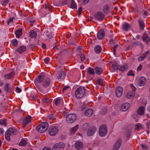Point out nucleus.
Here are the masks:
<instances>
[{"instance_id":"nucleus-1","label":"nucleus","mask_w":150,"mask_h":150,"mask_svg":"<svg viewBox=\"0 0 150 150\" xmlns=\"http://www.w3.org/2000/svg\"><path fill=\"white\" fill-rule=\"evenodd\" d=\"M48 126V122H43L37 126L36 129L39 132L43 133L47 129Z\"/></svg>"},{"instance_id":"nucleus-2","label":"nucleus","mask_w":150,"mask_h":150,"mask_svg":"<svg viewBox=\"0 0 150 150\" xmlns=\"http://www.w3.org/2000/svg\"><path fill=\"white\" fill-rule=\"evenodd\" d=\"M85 93V88L83 87L80 86L78 88L75 92V96L77 98H82Z\"/></svg>"},{"instance_id":"nucleus-3","label":"nucleus","mask_w":150,"mask_h":150,"mask_svg":"<svg viewBox=\"0 0 150 150\" xmlns=\"http://www.w3.org/2000/svg\"><path fill=\"white\" fill-rule=\"evenodd\" d=\"M76 116L74 114H69L65 117L66 120L69 123H73L76 120Z\"/></svg>"},{"instance_id":"nucleus-4","label":"nucleus","mask_w":150,"mask_h":150,"mask_svg":"<svg viewBox=\"0 0 150 150\" xmlns=\"http://www.w3.org/2000/svg\"><path fill=\"white\" fill-rule=\"evenodd\" d=\"M130 86L132 90L128 92L126 95V97L129 99H132L133 98L135 94V87L133 84H131Z\"/></svg>"},{"instance_id":"nucleus-5","label":"nucleus","mask_w":150,"mask_h":150,"mask_svg":"<svg viewBox=\"0 0 150 150\" xmlns=\"http://www.w3.org/2000/svg\"><path fill=\"white\" fill-rule=\"evenodd\" d=\"M59 131V128L57 126H51L49 130V133L52 136L55 135Z\"/></svg>"},{"instance_id":"nucleus-6","label":"nucleus","mask_w":150,"mask_h":150,"mask_svg":"<svg viewBox=\"0 0 150 150\" xmlns=\"http://www.w3.org/2000/svg\"><path fill=\"white\" fill-rule=\"evenodd\" d=\"M107 132V128L105 125L101 126L99 128V133L101 137L104 136L106 134Z\"/></svg>"},{"instance_id":"nucleus-7","label":"nucleus","mask_w":150,"mask_h":150,"mask_svg":"<svg viewBox=\"0 0 150 150\" xmlns=\"http://www.w3.org/2000/svg\"><path fill=\"white\" fill-rule=\"evenodd\" d=\"M112 67L115 69H119V70L125 71H126L128 68V65L126 64H124L119 67L116 65L113 64Z\"/></svg>"},{"instance_id":"nucleus-8","label":"nucleus","mask_w":150,"mask_h":150,"mask_svg":"<svg viewBox=\"0 0 150 150\" xmlns=\"http://www.w3.org/2000/svg\"><path fill=\"white\" fill-rule=\"evenodd\" d=\"M52 84V82L49 78H47L44 80L42 83V86L45 87H47Z\"/></svg>"},{"instance_id":"nucleus-9","label":"nucleus","mask_w":150,"mask_h":150,"mask_svg":"<svg viewBox=\"0 0 150 150\" xmlns=\"http://www.w3.org/2000/svg\"><path fill=\"white\" fill-rule=\"evenodd\" d=\"M65 146V144L63 142H59L55 144L52 150H58V149L60 148H63Z\"/></svg>"},{"instance_id":"nucleus-10","label":"nucleus","mask_w":150,"mask_h":150,"mask_svg":"<svg viewBox=\"0 0 150 150\" xmlns=\"http://www.w3.org/2000/svg\"><path fill=\"white\" fill-rule=\"evenodd\" d=\"M123 88L120 86H118L116 88L115 91V93L116 96L119 97H120L123 92Z\"/></svg>"},{"instance_id":"nucleus-11","label":"nucleus","mask_w":150,"mask_h":150,"mask_svg":"<svg viewBox=\"0 0 150 150\" xmlns=\"http://www.w3.org/2000/svg\"><path fill=\"white\" fill-rule=\"evenodd\" d=\"M96 127H91L89 129L87 132V135L88 136H91L96 131Z\"/></svg>"},{"instance_id":"nucleus-12","label":"nucleus","mask_w":150,"mask_h":150,"mask_svg":"<svg viewBox=\"0 0 150 150\" xmlns=\"http://www.w3.org/2000/svg\"><path fill=\"white\" fill-rule=\"evenodd\" d=\"M130 106V103H125L122 105L121 110L123 111H126L129 109Z\"/></svg>"},{"instance_id":"nucleus-13","label":"nucleus","mask_w":150,"mask_h":150,"mask_svg":"<svg viewBox=\"0 0 150 150\" xmlns=\"http://www.w3.org/2000/svg\"><path fill=\"white\" fill-rule=\"evenodd\" d=\"M31 118V116L30 115H29L23 119V127H25L30 122Z\"/></svg>"},{"instance_id":"nucleus-14","label":"nucleus","mask_w":150,"mask_h":150,"mask_svg":"<svg viewBox=\"0 0 150 150\" xmlns=\"http://www.w3.org/2000/svg\"><path fill=\"white\" fill-rule=\"evenodd\" d=\"M83 144L81 142L78 141L75 144V148L78 150L82 149L83 148Z\"/></svg>"},{"instance_id":"nucleus-15","label":"nucleus","mask_w":150,"mask_h":150,"mask_svg":"<svg viewBox=\"0 0 150 150\" xmlns=\"http://www.w3.org/2000/svg\"><path fill=\"white\" fill-rule=\"evenodd\" d=\"M121 145V140L120 139H118L113 146L114 150H117Z\"/></svg>"},{"instance_id":"nucleus-16","label":"nucleus","mask_w":150,"mask_h":150,"mask_svg":"<svg viewBox=\"0 0 150 150\" xmlns=\"http://www.w3.org/2000/svg\"><path fill=\"white\" fill-rule=\"evenodd\" d=\"M104 16L103 13L101 12L98 13L95 15L96 18L99 21H102L103 20Z\"/></svg>"},{"instance_id":"nucleus-17","label":"nucleus","mask_w":150,"mask_h":150,"mask_svg":"<svg viewBox=\"0 0 150 150\" xmlns=\"http://www.w3.org/2000/svg\"><path fill=\"white\" fill-rule=\"evenodd\" d=\"M54 101L55 104L57 106L62 105L64 102L63 99L60 98H56Z\"/></svg>"},{"instance_id":"nucleus-18","label":"nucleus","mask_w":150,"mask_h":150,"mask_svg":"<svg viewBox=\"0 0 150 150\" xmlns=\"http://www.w3.org/2000/svg\"><path fill=\"white\" fill-rule=\"evenodd\" d=\"M105 36V32L103 29L100 30L97 34L98 38L99 40L103 39Z\"/></svg>"},{"instance_id":"nucleus-19","label":"nucleus","mask_w":150,"mask_h":150,"mask_svg":"<svg viewBox=\"0 0 150 150\" xmlns=\"http://www.w3.org/2000/svg\"><path fill=\"white\" fill-rule=\"evenodd\" d=\"M146 82V79L144 77H142L139 79V84L140 86H143Z\"/></svg>"},{"instance_id":"nucleus-20","label":"nucleus","mask_w":150,"mask_h":150,"mask_svg":"<svg viewBox=\"0 0 150 150\" xmlns=\"http://www.w3.org/2000/svg\"><path fill=\"white\" fill-rule=\"evenodd\" d=\"M66 75V73L64 71H62L61 74L58 76L57 79L60 81H62L64 80Z\"/></svg>"},{"instance_id":"nucleus-21","label":"nucleus","mask_w":150,"mask_h":150,"mask_svg":"<svg viewBox=\"0 0 150 150\" xmlns=\"http://www.w3.org/2000/svg\"><path fill=\"white\" fill-rule=\"evenodd\" d=\"M145 110V108L144 107H140L137 110V113L140 115H143L144 113Z\"/></svg>"},{"instance_id":"nucleus-22","label":"nucleus","mask_w":150,"mask_h":150,"mask_svg":"<svg viewBox=\"0 0 150 150\" xmlns=\"http://www.w3.org/2000/svg\"><path fill=\"white\" fill-rule=\"evenodd\" d=\"M93 113V111L91 109H88L86 110L85 112V115L86 117H91Z\"/></svg>"},{"instance_id":"nucleus-23","label":"nucleus","mask_w":150,"mask_h":150,"mask_svg":"<svg viewBox=\"0 0 150 150\" xmlns=\"http://www.w3.org/2000/svg\"><path fill=\"white\" fill-rule=\"evenodd\" d=\"M14 74L13 72H11L9 74H5L4 76V77L6 80H9L11 79L14 75Z\"/></svg>"},{"instance_id":"nucleus-24","label":"nucleus","mask_w":150,"mask_h":150,"mask_svg":"<svg viewBox=\"0 0 150 150\" xmlns=\"http://www.w3.org/2000/svg\"><path fill=\"white\" fill-rule=\"evenodd\" d=\"M43 35L44 36H47L49 38H50L52 37L50 32L49 31V30L47 29H45L44 30V32Z\"/></svg>"},{"instance_id":"nucleus-25","label":"nucleus","mask_w":150,"mask_h":150,"mask_svg":"<svg viewBox=\"0 0 150 150\" xmlns=\"http://www.w3.org/2000/svg\"><path fill=\"white\" fill-rule=\"evenodd\" d=\"M5 90L7 92H10L12 90V88L9 83H6L4 87Z\"/></svg>"},{"instance_id":"nucleus-26","label":"nucleus","mask_w":150,"mask_h":150,"mask_svg":"<svg viewBox=\"0 0 150 150\" xmlns=\"http://www.w3.org/2000/svg\"><path fill=\"white\" fill-rule=\"evenodd\" d=\"M79 128V125H76L75 126L71 127L70 129V133L71 134H73Z\"/></svg>"},{"instance_id":"nucleus-27","label":"nucleus","mask_w":150,"mask_h":150,"mask_svg":"<svg viewBox=\"0 0 150 150\" xmlns=\"http://www.w3.org/2000/svg\"><path fill=\"white\" fill-rule=\"evenodd\" d=\"M122 28L125 31H128L130 30V26L129 24L125 23L123 24Z\"/></svg>"},{"instance_id":"nucleus-28","label":"nucleus","mask_w":150,"mask_h":150,"mask_svg":"<svg viewBox=\"0 0 150 150\" xmlns=\"http://www.w3.org/2000/svg\"><path fill=\"white\" fill-rule=\"evenodd\" d=\"M69 6L73 9H75L77 8L76 4L73 0L71 1L70 4Z\"/></svg>"},{"instance_id":"nucleus-29","label":"nucleus","mask_w":150,"mask_h":150,"mask_svg":"<svg viewBox=\"0 0 150 150\" xmlns=\"http://www.w3.org/2000/svg\"><path fill=\"white\" fill-rule=\"evenodd\" d=\"M110 44H112V45L114 46L113 48V53L114 55H115V51L116 50V49L118 46L117 45H114V44H115V41H114L112 39H111L110 41Z\"/></svg>"},{"instance_id":"nucleus-30","label":"nucleus","mask_w":150,"mask_h":150,"mask_svg":"<svg viewBox=\"0 0 150 150\" xmlns=\"http://www.w3.org/2000/svg\"><path fill=\"white\" fill-rule=\"evenodd\" d=\"M94 50L96 53L97 54L99 53L102 50L101 47L99 45H97L95 47Z\"/></svg>"},{"instance_id":"nucleus-31","label":"nucleus","mask_w":150,"mask_h":150,"mask_svg":"<svg viewBox=\"0 0 150 150\" xmlns=\"http://www.w3.org/2000/svg\"><path fill=\"white\" fill-rule=\"evenodd\" d=\"M37 34L36 32L33 30H31L30 32V36L32 38H35L37 37Z\"/></svg>"},{"instance_id":"nucleus-32","label":"nucleus","mask_w":150,"mask_h":150,"mask_svg":"<svg viewBox=\"0 0 150 150\" xmlns=\"http://www.w3.org/2000/svg\"><path fill=\"white\" fill-rule=\"evenodd\" d=\"M26 50V47L24 46H20L17 50V51L19 53H21L25 51Z\"/></svg>"},{"instance_id":"nucleus-33","label":"nucleus","mask_w":150,"mask_h":150,"mask_svg":"<svg viewBox=\"0 0 150 150\" xmlns=\"http://www.w3.org/2000/svg\"><path fill=\"white\" fill-rule=\"evenodd\" d=\"M11 134L8 130L6 131L5 134V137L6 139L8 141L10 140V136Z\"/></svg>"},{"instance_id":"nucleus-34","label":"nucleus","mask_w":150,"mask_h":150,"mask_svg":"<svg viewBox=\"0 0 150 150\" xmlns=\"http://www.w3.org/2000/svg\"><path fill=\"white\" fill-rule=\"evenodd\" d=\"M96 73L98 74L99 75L103 72L102 69L100 68L96 67L95 69Z\"/></svg>"},{"instance_id":"nucleus-35","label":"nucleus","mask_w":150,"mask_h":150,"mask_svg":"<svg viewBox=\"0 0 150 150\" xmlns=\"http://www.w3.org/2000/svg\"><path fill=\"white\" fill-rule=\"evenodd\" d=\"M143 128V125L140 123L136 124L135 126V129L137 130H140Z\"/></svg>"},{"instance_id":"nucleus-36","label":"nucleus","mask_w":150,"mask_h":150,"mask_svg":"<svg viewBox=\"0 0 150 150\" xmlns=\"http://www.w3.org/2000/svg\"><path fill=\"white\" fill-rule=\"evenodd\" d=\"M138 21L140 28L142 30L145 27L144 23V21L141 20H139Z\"/></svg>"},{"instance_id":"nucleus-37","label":"nucleus","mask_w":150,"mask_h":150,"mask_svg":"<svg viewBox=\"0 0 150 150\" xmlns=\"http://www.w3.org/2000/svg\"><path fill=\"white\" fill-rule=\"evenodd\" d=\"M15 34L16 37L19 38L22 34V29H20L16 31Z\"/></svg>"},{"instance_id":"nucleus-38","label":"nucleus","mask_w":150,"mask_h":150,"mask_svg":"<svg viewBox=\"0 0 150 150\" xmlns=\"http://www.w3.org/2000/svg\"><path fill=\"white\" fill-rule=\"evenodd\" d=\"M27 144V141L25 139H22L19 143L20 146H25Z\"/></svg>"},{"instance_id":"nucleus-39","label":"nucleus","mask_w":150,"mask_h":150,"mask_svg":"<svg viewBox=\"0 0 150 150\" xmlns=\"http://www.w3.org/2000/svg\"><path fill=\"white\" fill-rule=\"evenodd\" d=\"M143 41H145L146 43L150 41V38L149 37H148L146 35H144L143 37Z\"/></svg>"},{"instance_id":"nucleus-40","label":"nucleus","mask_w":150,"mask_h":150,"mask_svg":"<svg viewBox=\"0 0 150 150\" xmlns=\"http://www.w3.org/2000/svg\"><path fill=\"white\" fill-rule=\"evenodd\" d=\"M44 78V75H41L38 76L37 78V81L39 83H40L43 81Z\"/></svg>"},{"instance_id":"nucleus-41","label":"nucleus","mask_w":150,"mask_h":150,"mask_svg":"<svg viewBox=\"0 0 150 150\" xmlns=\"http://www.w3.org/2000/svg\"><path fill=\"white\" fill-rule=\"evenodd\" d=\"M11 135L12 134H15L17 133V131L15 129L10 128L8 129Z\"/></svg>"},{"instance_id":"nucleus-42","label":"nucleus","mask_w":150,"mask_h":150,"mask_svg":"<svg viewBox=\"0 0 150 150\" xmlns=\"http://www.w3.org/2000/svg\"><path fill=\"white\" fill-rule=\"evenodd\" d=\"M87 71L90 74H93L94 73V69L90 67H88V68Z\"/></svg>"},{"instance_id":"nucleus-43","label":"nucleus","mask_w":150,"mask_h":150,"mask_svg":"<svg viewBox=\"0 0 150 150\" xmlns=\"http://www.w3.org/2000/svg\"><path fill=\"white\" fill-rule=\"evenodd\" d=\"M146 57V55L143 54L142 55L140 56L138 58V60L139 61H142L144 60Z\"/></svg>"},{"instance_id":"nucleus-44","label":"nucleus","mask_w":150,"mask_h":150,"mask_svg":"<svg viewBox=\"0 0 150 150\" xmlns=\"http://www.w3.org/2000/svg\"><path fill=\"white\" fill-rule=\"evenodd\" d=\"M6 119H3L0 121V124L2 125L5 126L6 125Z\"/></svg>"},{"instance_id":"nucleus-45","label":"nucleus","mask_w":150,"mask_h":150,"mask_svg":"<svg viewBox=\"0 0 150 150\" xmlns=\"http://www.w3.org/2000/svg\"><path fill=\"white\" fill-rule=\"evenodd\" d=\"M97 83L101 86L103 85V80L101 79H99L97 81Z\"/></svg>"},{"instance_id":"nucleus-46","label":"nucleus","mask_w":150,"mask_h":150,"mask_svg":"<svg viewBox=\"0 0 150 150\" xmlns=\"http://www.w3.org/2000/svg\"><path fill=\"white\" fill-rule=\"evenodd\" d=\"M11 43L14 46H16L18 42L16 39L13 40L11 41Z\"/></svg>"},{"instance_id":"nucleus-47","label":"nucleus","mask_w":150,"mask_h":150,"mask_svg":"<svg viewBox=\"0 0 150 150\" xmlns=\"http://www.w3.org/2000/svg\"><path fill=\"white\" fill-rule=\"evenodd\" d=\"M14 19H15V18L13 17L10 18L7 22L8 25H9L10 23H13V20Z\"/></svg>"},{"instance_id":"nucleus-48","label":"nucleus","mask_w":150,"mask_h":150,"mask_svg":"<svg viewBox=\"0 0 150 150\" xmlns=\"http://www.w3.org/2000/svg\"><path fill=\"white\" fill-rule=\"evenodd\" d=\"M80 56L81 57V60L82 61H83L85 60V56L84 54L82 53H80L79 54Z\"/></svg>"},{"instance_id":"nucleus-49","label":"nucleus","mask_w":150,"mask_h":150,"mask_svg":"<svg viewBox=\"0 0 150 150\" xmlns=\"http://www.w3.org/2000/svg\"><path fill=\"white\" fill-rule=\"evenodd\" d=\"M143 16L144 18L146 17L148 14V13L145 11L143 10L142 12Z\"/></svg>"},{"instance_id":"nucleus-50","label":"nucleus","mask_w":150,"mask_h":150,"mask_svg":"<svg viewBox=\"0 0 150 150\" xmlns=\"http://www.w3.org/2000/svg\"><path fill=\"white\" fill-rule=\"evenodd\" d=\"M69 0H63L62 2V5L64 6L67 4Z\"/></svg>"},{"instance_id":"nucleus-51","label":"nucleus","mask_w":150,"mask_h":150,"mask_svg":"<svg viewBox=\"0 0 150 150\" xmlns=\"http://www.w3.org/2000/svg\"><path fill=\"white\" fill-rule=\"evenodd\" d=\"M82 11V8L81 7H80L78 10L77 14L78 15H80L81 14V12Z\"/></svg>"},{"instance_id":"nucleus-52","label":"nucleus","mask_w":150,"mask_h":150,"mask_svg":"<svg viewBox=\"0 0 150 150\" xmlns=\"http://www.w3.org/2000/svg\"><path fill=\"white\" fill-rule=\"evenodd\" d=\"M127 75L128 76H134V73L133 71L132 70L129 71L127 73Z\"/></svg>"},{"instance_id":"nucleus-53","label":"nucleus","mask_w":150,"mask_h":150,"mask_svg":"<svg viewBox=\"0 0 150 150\" xmlns=\"http://www.w3.org/2000/svg\"><path fill=\"white\" fill-rule=\"evenodd\" d=\"M16 90L17 93H20L21 91V89L18 87H16Z\"/></svg>"},{"instance_id":"nucleus-54","label":"nucleus","mask_w":150,"mask_h":150,"mask_svg":"<svg viewBox=\"0 0 150 150\" xmlns=\"http://www.w3.org/2000/svg\"><path fill=\"white\" fill-rule=\"evenodd\" d=\"M50 59L49 58H46L44 59L45 63L46 64H48L49 62Z\"/></svg>"},{"instance_id":"nucleus-55","label":"nucleus","mask_w":150,"mask_h":150,"mask_svg":"<svg viewBox=\"0 0 150 150\" xmlns=\"http://www.w3.org/2000/svg\"><path fill=\"white\" fill-rule=\"evenodd\" d=\"M42 101L43 102L46 103H47L48 101V99L45 98H43L42 100Z\"/></svg>"},{"instance_id":"nucleus-56","label":"nucleus","mask_w":150,"mask_h":150,"mask_svg":"<svg viewBox=\"0 0 150 150\" xmlns=\"http://www.w3.org/2000/svg\"><path fill=\"white\" fill-rule=\"evenodd\" d=\"M142 68V65L141 64H140L137 68V71H140Z\"/></svg>"},{"instance_id":"nucleus-57","label":"nucleus","mask_w":150,"mask_h":150,"mask_svg":"<svg viewBox=\"0 0 150 150\" xmlns=\"http://www.w3.org/2000/svg\"><path fill=\"white\" fill-rule=\"evenodd\" d=\"M9 0H4V3L2 4V5L4 6L6 5V4L8 3Z\"/></svg>"},{"instance_id":"nucleus-58","label":"nucleus","mask_w":150,"mask_h":150,"mask_svg":"<svg viewBox=\"0 0 150 150\" xmlns=\"http://www.w3.org/2000/svg\"><path fill=\"white\" fill-rule=\"evenodd\" d=\"M89 0H82L83 3L84 4H87L89 1Z\"/></svg>"},{"instance_id":"nucleus-59","label":"nucleus","mask_w":150,"mask_h":150,"mask_svg":"<svg viewBox=\"0 0 150 150\" xmlns=\"http://www.w3.org/2000/svg\"><path fill=\"white\" fill-rule=\"evenodd\" d=\"M69 86H65L64 87L62 90L63 92L65 91L66 90L68 89V88H69Z\"/></svg>"},{"instance_id":"nucleus-60","label":"nucleus","mask_w":150,"mask_h":150,"mask_svg":"<svg viewBox=\"0 0 150 150\" xmlns=\"http://www.w3.org/2000/svg\"><path fill=\"white\" fill-rule=\"evenodd\" d=\"M4 132V130L3 129L0 128V135L1 134H3Z\"/></svg>"},{"instance_id":"nucleus-61","label":"nucleus","mask_w":150,"mask_h":150,"mask_svg":"<svg viewBox=\"0 0 150 150\" xmlns=\"http://www.w3.org/2000/svg\"><path fill=\"white\" fill-rule=\"evenodd\" d=\"M77 49L78 50H80L81 51L82 49V47L81 46H79L77 48Z\"/></svg>"},{"instance_id":"nucleus-62","label":"nucleus","mask_w":150,"mask_h":150,"mask_svg":"<svg viewBox=\"0 0 150 150\" xmlns=\"http://www.w3.org/2000/svg\"><path fill=\"white\" fill-rule=\"evenodd\" d=\"M146 126L148 128H150V123L149 122L146 123Z\"/></svg>"},{"instance_id":"nucleus-63","label":"nucleus","mask_w":150,"mask_h":150,"mask_svg":"<svg viewBox=\"0 0 150 150\" xmlns=\"http://www.w3.org/2000/svg\"><path fill=\"white\" fill-rule=\"evenodd\" d=\"M142 148L143 149H146V147L144 145H142Z\"/></svg>"},{"instance_id":"nucleus-64","label":"nucleus","mask_w":150,"mask_h":150,"mask_svg":"<svg viewBox=\"0 0 150 150\" xmlns=\"http://www.w3.org/2000/svg\"><path fill=\"white\" fill-rule=\"evenodd\" d=\"M42 150H51V149L50 148L45 147L43 148Z\"/></svg>"}]
</instances>
